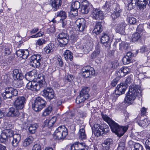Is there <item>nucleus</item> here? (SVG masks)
Listing matches in <instances>:
<instances>
[{
    "label": "nucleus",
    "instance_id": "5",
    "mask_svg": "<svg viewBox=\"0 0 150 150\" xmlns=\"http://www.w3.org/2000/svg\"><path fill=\"white\" fill-rule=\"evenodd\" d=\"M46 103L42 98L38 97L36 98L34 102L32 103V108L35 112H39L45 106Z\"/></svg>",
    "mask_w": 150,
    "mask_h": 150
},
{
    "label": "nucleus",
    "instance_id": "39",
    "mask_svg": "<svg viewBox=\"0 0 150 150\" xmlns=\"http://www.w3.org/2000/svg\"><path fill=\"white\" fill-rule=\"evenodd\" d=\"M143 75L146 78H150V68H147L146 69V71H144L143 74H140L138 75L139 77L142 79L141 76Z\"/></svg>",
    "mask_w": 150,
    "mask_h": 150
},
{
    "label": "nucleus",
    "instance_id": "16",
    "mask_svg": "<svg viewBox=\"0 0 150 150\" xmlns=\"http://www.w3.org/2000/svg\"><path fill=\"white\" fill-rule=\"evenodd\" d=\"M92 15L93 18L96 20H102L104 17L103 12L99 9L94 8Z\"/></svg>",
    "mask_w": 150,
    "mask_h": 150
},
{
    "label": "nucleus",
    "instance_id": "36",
    "mask_svg": "<svg viewBox=\"0 0 150 150\" xmlns=\"http://www.w3.org/2000/svg\"><path fill=\"white\" fill-rule=\"evenodd\" d=\"M56 121V119L52 117L50 120H47L46 121L45 126H47L48 127L50 128L54 125Z\"/></svg>",
    "mask_w": 150,
    "mask_h": 150
},
{
    "label": "nucleus",
    "instance_id": "11",
    "mask_svg": "<svg viewBox=\"0 0 150 150\" xmlns=\"http://www.w3.org/2000/svg\"><path fill=\"white\" fill-rule=\"evenodd\" d=\"M86 24V21L83 18H79L75 22V27L77 31L82 32L85 28Z\"/></svg>",
    "mask_w": 150,
    "mask_h": 150
},
{
    "label": "nucleus",
    "instance_id": "18",
    "mask_svg": "<svg viewBox=\"0 0 150 150\" xmlns=\"http://www.w3.org/2000/svg\"><path fill=\"white\" fill-rule=\"evenodd\" d=\"M82 70L83 72V76L86 78L88 77L90 75V71L91 72L92 75H93L95 74V70L92 68H91L90 66H87L83 68Z\"/></svg>",
    "mask_w": 150,
    "mask_h": 150
},
{
    "label": "nucleus",
    "instance_id": "9",
    "mask_svg": "<svg viewBox=\"0 0 150 150\" xmlns=\"http://www.w3.org/2000/svg\"><path fill=\"white\" fill-rule=\"evenodd\" d=\"M69 39L68 34L62 32L59 33L57 37V39L60 44V47H64L66 45L68 42Z\"/></svg>",
    "mask_w": 150,
    "mask_h": 150
},
{
    "label": "nucleus",
    "instance_id": "26",
    "mask_svg": "<svg viewBox=\"0 0 150 150\" xmlns=\"http://www.w3.org/2000/svg\"><path fill=\"white\" fill-rule=\"evenodd\" d=\"M13 140L12 142V145L16 147L21 140V136L19 134H15L13 136Z\"/></svg>",
    "mask_w": 150,
    "mask_h": 150
},
{
    "label": "nucleus",
    "instance_id": "20",
    "mask_svg": "<svg viewBox=\"0 0 150 150\" xmlns=\"http://www.w3.org/2000/svg\"><path fill=\"white\" fill-rule=\"evenodd\" d=\"M113 144V141L112 139H106L102 144L103 149L105 150H108L112 146Z\"/></svg>",
    "mask_w": 150,
    "mask_h": 150
},
{
    "label": "nucleus",
    "instance_id": "42",
    "mask_svg": "<svg viewBox=\"0 0 150 150\" xmlns=\"http://www.w3.org/2000/svg\"><path fill=\"white\" fill-rule=\"evenodd\" d=\"M81 4L78 1H75L73 2L71 4V8L73 10H77L80 8Z\"/></svg>",
    "mask_w": 150,
    "mask_h": 150
},
{
    "label": "nucleus",
    "instance_id": "14",
    "mask_svg": "<svg viewBox=\"0 0 150 150\" xmlns=\"http://www.w3.org/2000/svg\"><path fill=\"white\" fill-rule=\"evenodd\" d=\"M101 43L104 44L106 48L109 49L111 45V41L109 36L105 33L103 34L101 37Z\"/></svg>",
    "mask_w": 150,
    "mask_h": 150
},
{
    "label": "nucleus",
    "instance_id": "22",
    "mask_svg": "<svg viewBox=\"0 0 150 150\" xmlns=\"http://www.w3.org/2000/svg\"><path fill=\"white\" fill-rule=\"evenodd\" d=\"M18 57H22L23 59H26L29 54L28 50H19L16 52Z\"/></svg>",
    "mask_w": 150,
    "mask_h": 150
},
{
    "label": "nucleus",
    "instance_id": "43",
    "mask_svg": "<svg viewBox=\"0 0 150 150\" xmlns=\"http://www.w3.org/2000/svg\"><path fill=\"white\" fill-rule=\"evenodd\" d=\"M33 137L31 136L26 139L23 143V146H27L29 145L33 142Z\"/></svg>",
    "mask_w": 150,
    "mask_h": 150
},
{
    "label": "nucleus",
    "instance_id": "55",
    "mask_svg": "<svg viewBox=\"0 0 150 150\" xmlns=\"http://www.w3.org/2000/svg\"><path fill=\"white\" fill-rule=\"evenodd\" d=\"M145 147L146 150H150V138H148L146 141Z\"/></svg>",
    "mask_w": 150,
    "mask_h": 150
},
{
    "label": "nucleus",
    "instance_id": "38",
    "mask_svg": "<svg viewBox=\"0 0 150 150\" xmlns=\"http://www.w3.org/2000/svg\"><path fill=\"white\" fill-rule=\"evenodd\" d=\"M136 30L141 35H144L146 33V31L144 29L143 25L142 24H139Z\"/></svg>",
    "mask_w": 150,
    "mask_h": 150
},
{
    "label": "nucleus",
    "instance_id": "63",
    "mask_svg": "<svg viewBox=\"0 0 150 150\" xmlns=\"http://www.w3.org/2000/svg\"><path fill=\"white\" fill-rule=\"evenodd\" d=\"M74 77L72 75H70L67 76L66 79L69 82H71L74 79Z\"/></svg>",
    "mask_w": 150,
    "mask_h": 150
},
{
    "label": "nucleus",
    "instance_id": "44",
    "mask_svg": "<svg viewBox=\"0 0 150 150\" xmlns=\"http://www.w3.org/2000/svg\"><path fill=\"white\" fill-rule=\"evenodd\" d=\"M52 108V105H49L47 108L43 112L42 115L44 116H46L49 115L51 112Z\"/></svg>",
    "mask_w": 150,
    "mask_h": 150
},
{
    "label": "nucleus",
    "instance_id": "46",
    "mask_svg": "<svg viewBox=\"0 0 150 150\" xmlns=\"http://www.w3.org/2000/svg\"><path fill=\"white\" fill-rule=\"evenodd\" d=\"M30 61H35L36 60H41L42 57L41 56L38 54H34L32 55L31 57Z\"/></svg>",
    "mask_w": 150,
    "mask_h": 150
},
{
    "label": "nucleus",
    "instance_id": "33",
    "mask_svg": "<svg viewBox=\"0 0 150 150\" xmlns=\"http://www.w3.org/2000/svg\"><path fill=\"white\" fill-rule=\"evenodd\" d=\"M142 35L138 32H136L132 35V41L135 42H136L140 41L141 39V37Z\"/></svg>",
    "mask_w": 150,
    "mask_h": 150
},
{
    "label": "nucleus",
    "instance_id": "15",
    "mask_svg": "<svg viewBox=\"0 0 150 150\" xmlns=\"http://www.w3.org/2000/svg\"><path fill=\"white\" fill-rule=\"evenodd\" d=\"M91 5L88 1L87 0L83 1L81 2V12L83 14H87L89 12Z\"/></svg>",
    "mask_w": 150,
    "mask_h": 150
},
{
    "label": "nucleus",
    "instance_id": "31",
    "mask_svg": "<svg viewBox=\"0 0 150 150\" xmlns=\"http://www.w3.org/2000/svg\"><path fill=\"white\" fill-rule=\"evenodd\" d=\"M64 56L65 60L67 61L69 59L70 61H72L73 59L72 53L69 50H66L64 54Z\"/></svg>",
    "mask_w": 150,
    "mask_h": 150
},
{
    "label": "nucleus",
    "instance_id": "27",
    "mask_svg": "<svg viewBox=\"0 0 150 150\" xmlns=\"http://www.w3.org/2000/svg\"><path fill=\"white\" fill-rule=\"evenodd\" d=\"M91 57L92 59L95 58H99L100 57V46L98 45L96 47L95 51L91 55Z\"/></svg>",
    "mask_w": 150,
    "mask_h": 150
},
{
    "label": "nucleus",
    "instance_id": "6",
    "mask_svg": "<svg viewBox=\"0 0 150 150\" xmlns=\"http://www.w3.org/2000/svg\"><path fill=\"white\" fill-rule=\"evenodd\" d=\"M68 134V129L65 126H61L58 127L55 131L54 135L58 139H64Z\"/></svg>",
    "mask_w": 150,
    "mask_h": 150
},
{
    "label": "nucleus",
    "instance_id": "32",
    "mask_svg": "<svg viewBox=\"0 0 150 150\" xmlns=\"http://www.w3.org/2000/svg\"><path fill=\"white\" fill-rule=\"evenodd\" d=\"M146 0H138L137 3V6L140 9H143L146 8Z\"/></svg>",
    "mask_w": 150,
    "mask_h": 150
},
{
    "label": "nucleus",
    "instance_id": "23",
    "mask_svg": "<svg viewBox=\"0 0 150 150\" xmlns=\"http://www.w3.org/2000/svg\"><path fill=\"white\" fill-rule=\"evenodd\" d=\"M126 26V24L124 22H122L117 25L116 29V32L121 35H124L125 33V27Z\"/></svg>",
    "mask_w": 150,
    "mask_h": 150
},
{
    "label": "nucleus",
    "instance_id": "19",
    "mask_svg": "<svg viewBox=\"0 0 150 150\" xmlns=\"http://www.w3.org/2000/svg\"><path fill=\"white\" fill-rule=\"evenodd\" d=\"M16 108L11 107L8 109V112L6 115L8 117H17L19 115V112Z\"/></svg>",
    "mask_w": 150,
    "mask_h": 150
},
{
    "label": "nucleus",
    "instance_id": "28",
    "mask_svg": "<svg viewBox=\"0 0 150 150\" xmlns=\"http://www.w3.org/2000/svg\"><path fill=\"white\" fill-rule=\"evenodd\" d=\"M85 126L84 125L80 126L79 131V138L81 139H86V134L84 129Z\"/></svg>",
    "mask_w": 150,
    "mask_h": 150
},
{
    "label": "nucleus",
    "instance_id": "17",
    "mask_svg": "<svg viewBox=\"0 0 150 150\" xmlns=\"http://www.w3.org/2000/svg\"><path fill=\"white\" fill-rule=\"evenodd\" d=\"M127 86L125 85L124 83H121L120 84L118 85L115 90V93L117 95H120L124 94L125 92Z\"/></svg>",
    "mask_w": 150,
    "mask_h": 150
},
{
    "label": "nucleus",
    "instance_id": "10",
    "mask_svg": "<svg viewBox=\"0 0 150 150\" xmlns=\"http://www.w3.org/2000/svg\"><path fill=\"white\" fill-rule=\"evenodd\" d=\"M26 102L25 98L24 96H18L15 98L13 105L17 109H22Z\"/></svg>",
    "mask_w": 150,
    "mask_h": 150
},
{
    "label": "nucleus",
    "instance_id": "47",
    "mask_svg": "<svg viewBox=\"0 0 150 150\" xmlns=\"http://www.w3.org/2000/svg\"><path fill=\"white\" fill-rule=\"evenodd\" d=\"M122 62L124 65L128 64L132 62V59L125 56L122 58Z\"/></svg>",
    "mask_w": 150,
    "mask_h": 150
},
{
    "label": "nucleus",
    "instance_id": "37",
    "mask_svg": "<svg viewBox=\"0 0 150 150\" xmlns=\"http://www.w3.org/2000/svg\"><path fill=\"white\" fill-rule=\"evenodd\" d=\"M90 90V89L88 87H85L83 88L80 92L81 95L85 96L88 98L89 95L88 94V92Z\"/></svg>",
    "mask_w": 150,
    "mask_h": 150
},
{
    "label": "nucleus",
    "instance_id": "30",
    "mask_svg": "<svg viewBox=\"0 0 150 150\" xmlns=\"http://www.w3.org/2000/svg\"><path fill=\"white\" fill-rule=\"evenodd\" d=\"M55 45L52 43H50L44 49V51L48 54L52 52L55 48Z\"/></svg>",
    "mask_w": 150,
    "mask_h": 150
},
{
    "label": "nucleus",
    "instance_id": "53",
    "mask_svg": "<svg viewBox=\"0 0 150 150\" xmlns=\"http://www.w3.org/2000/svg\"><path fill=\"white\" fill-rule=\"evenodd\" d=\"M123 73L125 74V76L127 74H128L130 71V69L127 67H124L121 68Z\"/></svg>",
    "mask_w": 150,
    "mask_h": 150
},
{
    "label": "nucleus",
    "instance_id": "7",
    "mask_svg": "<svg viewBox=\"0 0 150 150\" xmlns=\"http://www.w3.org/2000/svg\"><path fill=\"white\" fill-rule=\"evenodd\" d=\"M18 91L12 87H7L5 88V91L2 94L3 98L6 100L8 98H12L18 95Z\"/></svg>",
    "mask_w": 150,
    "mask_h": 150
},
{
    "label": "nucleus",
    "instance_id": "8",
    "mask_svg": "<svg viewBox=\"0 0 150 150\" xmlns=\"http://www.w3.org/2000/svg\"><path fill=\"white\" fill-rule=\"evenodd\" d=\"M13 131L11 129H6L3 131L0 136V141L2 143L7 141L9 137L14 135Z\"/></svg>",
    "mask_w": 150,
    "mask_h": 150
},
{
    "label": "nucleus",
    "instance_id": "51",
    "mask_svg": "<svg viewBox=\"0 0 150 150\" xmlns=\"http://www.w3.org/2000/svg\"><path fill=\"white\" fill-rule=\"evenodd\" d=\"M110 1H107L104 6V8L107 11H110Z\"/></svg>",
    "mask_w": 150,
    "mask_h": 150
},
{
    "label": "nucleus",
    "instance_id": "25",
    "mask_svg": "<svg viewBox=\"0 0 150 150\" xmlns=\"http://www.w3.org/2000/svg\"><path fill=\"white\" fill-rule=\"evenodd\" d=\"M103 27L101 22H97L95 25L94 28L93 30V33L98 35L103 31Z\"/></svg>",
    "mask_w": 150,
    "mask_h": 150
},
{
    "label": "nucleus",
    "instance_id": "2",
    "mask_svg": "<svg viewBox=\"0 0 150 150\" xmlns=\"http://www.w3.org/2000/svg\"><path fill=\"white\" fill-rule=\"evenodd\" d=\"M40 74L38 75V81H30L26 85V87L28 89L33 91L39 90L41 88L45 87L46 86V82L44 77Z\"/></svg>",
    "mask_w": 150,
    "mask_h": 150
},
{
    "label": "nucleus",
    "instance_id": "57",
    "mask_svg": "<svg viewBox=\"0 0 150 150\" xmlns=\"http://www.w3.org/2000/svg\"><path fill=\"white\" fill-rule=\"evenodd\" d=\"M117 75L118 76L121 77H123L125 76V74H124L121 69L117 73Z\"/></svg>",
    "mask_w": 150,
    "mask_h": 150
},
{
    "label": "nucleus",
    "instance_id": "40",
    "mask_svg": "<svg viewBox=\"0 0 150 150\" xmlns=\"http://www.w3.org/2000/svg\"><path fill=\"white\" fill-rule=\"evenodd\" d=\"M56 15L57 17L61 18V19H65L67 16V13L62 10L58 11L56 13Z\"/></svg>",
    "mask_w": 150,
    "mask_h": 150
},
{
    "label": "nucleus",
    "instance_id": "54",
    "mask_svg": "<svg viewBox=\"0 0 150 150\" xmlns=\"http://www.w3.org/2000/svg\"><path fill=\"white\" fill-rule=\"evenodd\" d=\"M132 81V79L130 76H128L126 79L125 83V85L127 86Z\"/></svg>",
    "mask_w": 150,
    "mask_h": 150
},
{
    "label": "nucleus",
    "instance_id": "60",
    "mask_svg": "<svg viewBox=\"0 0 150 150\" xmlns=\"http://www.w3.org/2000/svg\"><path fill=\"white\" fill-rule=\"evenodd\" d=\"M32 150H41V147L40 144H35L33 147Z\"/></svg>",
    "mask_w": 150,
    "mask_h": 150
},
{
    "label": "nucleus",
    "instance_id": "34",
    "mask_svg": "<svg viewBox=\"0 0 150 150\" xmlns=\"http://www.w3.org/2000/svg\"><path fill=\"white\" fill-rule=\"evenodd\" d=\"M93 47V44L92 42H88L83 47L84 51L86 53H88L91 50Z\"/></svg>",
    "mask_w": 150,
    "mask_h": 150
},
{
    "label": "nucleus",
    "instance_id": "21",
    "mask_svg": "<svg viewBox=\"0 0 150 150\" xmlns=\"http://www.w3.org/2000/svg\"><path fill=\"white\" fill-rule=\"evenodd\" d=\"M143 117H141L140 116H138L135 119L139 125L142 127L147 125L150 122L147 120V119L145 118H144V120H142L143 119L142 118Z\"/></svg>",
    "mask_w": 150,
    "mask_h": 150
},
{
    "label": "nucleus",
    "instance_id": "52",
    "mask_svg": "<svg viewBox=\"0 0 150 150\" xmlns=\"http://www.w3.org/2000/svg\"><path fill=\"white\" fill-rule=\"evenodd\" d=\"M46 43V41L44 39H38L36 42V45L41 46Z\"/></svg>",
    "mask_w": 150,
    "mask_h": 150
},
{
    "label": "nucleus",
    "instance_id": "62",
    "mask_svg": "<svg viewBox=\"0 0 150 150\" xmlns=\"http://www.w3.org/2000/svg\"><path fill=\"white\" fill-rule=\"evenodd\" d=\"M125 56L132 59V57H134V54L130 52H128L127 53Z\"/></svg>",
    "mask_w": 150,
    "mask_h": 150
},
{
    "label": "nucleus",
    "instance_id": "49",
    "mask_svg": "<svg viewBox=\"0 0 150 150\" xmlns=\"http://www.w3.org/2000/svg\"><path fill=\"white\" fill-rule=\"evenodd\" d=\"M78 15V10H73L72 8L71 9V11L69 14L70 16L72 18L76 16H77Z\"/></svg>",
    "mask_w": 150,
    "mask_h": 150
},
{
    "label": "nucleus",
    "instance_id": "1",
    "mask_svg": "<svg viewBox=\"0 0 150 150\" xmlns=\"http://www.w3.org/2000/svg\"><path fill=\"white\" fill-rule=\"evenodd\" d=\"M102 116L103 120L109 125L112 132L118 137L122 136L127 130L128 128L127 127L119 126L106 115L102 114Z\"/></svg>",
    "mask_w": 150,
    "mask_h": 150
},
{
    "label": "nucleus",
    "instance_id": "3",
    "mask_svg": "<svg viewBox=\"0 0 150 150\" xmlns=\"http://www.w3.org/2000/svg\"><path fill=\"white\" fill-rule=\"evenodd\" d=\"M140 87L138 85L133 84L129 87L128 93L125 99L126 103L131 104L136 98Z\"/></svg>",
    "mask_w": 150,
    "mask_h": 150
},
{
    "label": "nucleus",
    "instance_id": "59",
    "mask_svg": "<svg viewBox=\"0 0 150 150\" xmlns=\"http://www.w3.org/2000/svg\"><path fill=\"white\" fill-rule=\"evenodd\" d=\"M55 31V28L54 26L51 27L50 28H49L47 29V32H48V33L50 34H51L52 33H54Z\"/></svg>",
    "mask_w": 150,
    "mask_h": 150
},
{
    "label": "nucleus",
    "instance_id": "4",
    "mask_svg": "<svg viewBox=\"0 0 150 150\" xmlns=\"http://www.w3.org/2000/svg\"><path fill=\"white\" fill-rule=\"evenodd\" d=\"M92 129L94 134L97 137L106 133L109 131L108 126L106 125H100L98 124H95Z\"/></svg>",
    "mask_w": 150,
    "mask_h": 150
},
{
    "label": "nucleus",
    "instance_id": "50",
    "mask_svg": "<svg viewBox=\"0 0 150 150\" xmlns=\"http://www.w3.org/2000/svg\"><path fill=\"white\" fill-rule=\"evenodd\" d=\"M135 150H143L142 146L139 143H136L134 144Z\"/></svg>",
    "mask_w": 150,
    "mask_h": 150
},
{
    "label": "nucleus",
    "instance_id": "58",
    "mask_svg": "<svg viewBox=\"0 0 150 150\" xmlns=\"http://www.w3.org/2000/svg\"><path fill=\"white\" fill-rule=\"evenodd\" d=\"M119 79L117 78L114 79L111 82V85L112 86L114 87L117 84Z\"/></svg>",
    "mask_w": 150,
    "mask_h": 150
},
{
    "label": "nucleus",
    "instance_id": "64",
    "mask_svg": "<svg viewBox=\"0 0 150 150\" xmlns=\"http://www.w3.org/2000/svg\"><path fill=\"white\" fill-rule=\"evenodd\" d=\"M57 62L60 67H62L63 66V63L62 62V59L61 58H58Z\"/></svg>",
    "mask_w": 150,
    "mask_h": 150
},
{
    "label": "nucleus",
    "instance_id": "48",
    "mask_svg": "<svg viewBox=\"0 0 150 150\" xmlns=\"http://www.w3.org/2000/svg\"><path fill=\"white\" fill-rule=\"evenodd\" d=\"M127 20L130 24H134L136 22V19L132 17L127 18Z\"/></svg>",
    "mask_w": 150,
    "mask_h": 150
},
{
    "label": "nucleus",
    "instance_id": "24",
    "mask_svg": "<svg viewBox=\"0 0 150 150\" xmlns=\"http://www.w3.org/2000/svg\"><path fill=\"white\" fill-rule=\"evenodd\" d=\"M12 76L15 80H21L23 78L22 73H19L18 70L17 69H15L13 71Z\"/></svg>",
    "mask_w": 150,
    "mask_h": 150
},
{
    "label": "nucleus",
    "instance_id": "29",
    "mask_svg": "<svg viewBox=\"0 0 150 150\" xmlns=\"http://www.w3.org/2000/svg\"><path fill=\"white\" fill-rule=\"evenodd\" d=\"M121 12V10L119 6L117 5L115 9L114 13L111 14V16L113 19H115L120 16Z\"/></svg>",
    "mask_w": 150,
    "mask_h": 150
},
{
    "label": "nucleus",
    "instance_id": "45",
    "mask_svg": "<svg viewBox=\"0 0 150 150\" xmlns=\"http://www.w3.org/2000/svg\"><path fill=\"white\" fill-rule=\"evenodd\" d=\"M41 60H36L35 61H30V65L35 68L38 67H40V62Z\"/></svg>",
    "mask_w": 150,
    "mask_h": 150
},
{
    "label": "nucleus",
    "instance_id": "41",
    "mask_svg": "<svg viewBox=\"0 0 150 150\" xmlns=\"http://www.w3.org/2000/svg\"><path fill=\"white\" fill-rule=\"evenodd\" d=\"M38 127L37 124L36 123L33 125H30L28 129L29 132L31 134L34 133Z\"/></svg>",
    "mask_w": 150,
    "mask_h": 150
},
{
    "label": "nucleus",
    "instance_id": "35",
    "mask_svg": "<svg viewBox=\"0 0 150 150\" xmlns=\"http://www.w3.org/2000/svg\"><path fill=\"white\" fill-rule=\"evenodd\" d=\"M88 98L84 96L79 93V95L77 96L76 99V102L77 104L83 103L86 99Z\"/></svg>",
    "mask_w": 150,
    "mask_h": 150
},
{
    "label": "nucleus",
    "instance_id": "13",
    "mask_svg": "<svg viewBox=\"0 0 150 150\" xmlns=\"http://www.w3.org/2000/svg\"><path fill=\"white\" fill-rule=\"evenodd\" d=\"M62 1L61 0H50L49 4L52 7V9L53 11H56L61 6Z\"/></svg>",
    "mask_w": 150,
    "mask_h": 150
},
{
    "label": "nucleus",
    "instance_id": "61",
    "mask_svg": "<svg viewBox=\"0 0 150 150\" xmlns=\"http://www.w3.org/2000/svg\"><path fill=\"white\" fill-rule=\"evenodd\" d=\"M146 109L144 107L142 108L141 110V113L140 115L141 117H144V114L146 112Z\"/></svg>",
    "mask_w": 150,
    "mask_h": 150
},
{
    "label": "nucleus",
    "instance_id": "12",
    "mask_svg": "<svg viewBox=\"0 0 150 150\" xmlns=\"http://www.w3.org/2000/svg\"><path fill=\"white\" fill-rule=\"evenodd\" d=\"M42 96L49 100L53 99L54 97V92L52 88H46L42 91Z\"/></svg>",
    "mask_w": 150,
    "mask_h": 150
},
{
    "label": "nucleus",
    "instance_id": "56",
    "mask_svg": "<svg viewBox=\"0 0 150 150\" xmlns=\"http://www.w3.org/2000/svg\"><path fill=\"white\" fill-rule=\"evenodd\" d=\"M134 3H131L130 2L129 3H128V7L129 10H130L132 8H133L134 7H135L136 5V3L137 1H134Z\"/></svg>",
    "mask_w": 150,
    "mask_h": 150
}]
</instances>
